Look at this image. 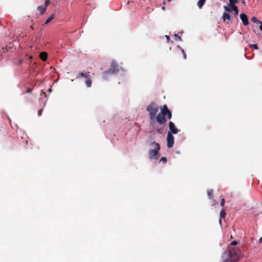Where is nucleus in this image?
I'll return each instance as SVG.
<instances>
[{
    "label": "nucleus",
    "instance_id": "36",
    "mask_svg": "<svg viewBox=\"0 0 262 262\" xmlns=\"http://www.w3.org/2000/svg\"><path fill=\"white\" fill-rule=\"evenodd\" d=\"M241 1H242V3L243 4H245V0H241Z\"/></svg>",
    "mask_w": 262,
    "mask_h": 262
},
{
    "label": "nucleus",
    "instance_id": "20",
    "mask_svg": "<svg viewBox=\"0 0 262 262\" xmlns=\"http://www.w3.org/2000/svg\"><path fill=\"white\" fill-rule=\"evenodd\" d=\"M179 48H180V49L181 50L182 53H183V57H184V59H186V54L184 50L183 49H182L181 47H180V46H179Z\"/></svg>",
    "mask_w": 262,
    "mask_h": 262
},
{
    "label": "nucleus",
    "instance_id": "34",
    "mask_svg": "<svg viewBox=\"0 0 262 262\" xmlns=\"http://www.w3.org/2000/svg\"><path fill=\"white\" fill-rule=\"evenodd\" d=\"M259 243H261L262 242V237L259 238Z\"/></svg>",
    "mask_w": 262,
    "mask_h": 262
},
{
    "label": "nucleus",
    "instance_id": "31",
    "mask_svg": "<svg viewBox=\"0 0 262 262\" xmlns=\"http://www.w3.org/2000/svg\"><path fill=\"white\" fill-rule=\"evenodd\" d=\"M259 24H260L259 26V29L262 31V22H259Z\"/></svg>",
    "mask_w": 262,
    "mask_h": 262
},
{
    "label": "nucleus",
    "instance_id": "17",
    "mask_svg": "<svg viewBox=\"0 0 262 262\" xmlns=\"http://www.w3.org/2000/svg\"><path fill=\"white\" fill-rule=\"evenodd\" d=\"M54 14H52L46 21L45 24H48L54 18Z\"/></svg>",
    "mask_w": 262,
    "mask_h": 262
},
{
    "label": "nucleus",
    "instance_id": "29",
    "mask_svg": "<svg viewBox=\"0 0 262 262\" xmlns=\"http://www.w3.org/2000/svg\"><path fill=\"white\" fill-rule=\"evenodd\" d=\"M225 10H226V11H230H230H231V9H229L228 7H225Z\"/></svg>",
    "mask_w": 262,
    "mask_h": 262
},
{
    "label": "nucleus",
    "instance_id": "10",
    "mask_svg": "<svg viewBox=\"0 0 262 262\" xmlns=\"http://www.w3.org/2000/svg\"><path fill=\"white\" fill-rule=\"evenodd\" d=\"M170 112V110L167 107V106L165 104L163 105V107L161 109V113L164 115L165 117L166 115Z\"/></svg>",
    "mask_w": 262,
    "mask_h": 262
},
{
    "label": "nucleus",
    "instance_id": "9",
    "mask_svg": "<svg viewBox=\"0 0 262 262\" xmlns=\"http://www.w3.org/2000/svg\"><path fill=\"white\" fill-rule=\"evenodd\" d=\"M239 16H240V18L243 22V24L244 25L246 26L249 24L248 17L245 14L242 13L240 14Z\"/></svg>",
    "mask_w": 262,
    "mask_h": 262
},
{
    "label": "nucleus",
    "instance_id": "23",
    "mask_svg": "<svg viewBox=\"0 0 262 262\" xmlns=\"http://www.w3.org/2000/svg\"><path fill=\"white\" fill-rule=\"evenodd\" d=\"M174 37H175V39L176 40H179V41L182 40L181 37L179 36L177 34H174Z\"/></svg>",
    "mask_w": 262,
    "mask_h": 262
},
{
    "label": "nucleus",
    "instance_id": "26",
    "mask_svg": "<svg viewBox=\"0 0 262 262\" xmlns=\"http://www.w3.org/2000/svg\"><path fill=\"white\" fill-rule=\"evenodd\" d=\"M166 116H167V118L168 119H170L172 117V114H171V112L170 111L167 115Z\"/></svg>",
    "mask_w": 262,
    "mask_h": 262
},
{
    "label": "nucleus",
    "instance_id": "35",
    "mask_svg": "<svg viewBox=\"0 0 262 262\" xmlns=\"http://www.w3.org/2000/svg\"><path fill=\"white\" fill-rule=\"evenodd\" d=\"M30 29H31V30H34V28H33V26H32H32H30Z\"/></svg>",
    "mask_w": 262,
    "mask_h": 262
},
{
    "label": "nucleus",
    "instance_id": "6",
    "mask_svg": "<svg viewBox=\"0 0 262 262\" xmlns=\"http://www.w3.org/2000/svg\"><path fill=\"white\" fill-rule=\"evenodd\" d=\"M167 146L168 148H171L174 144V137L170 132L168 133L167 136Z\"/></svg>",
    "mask_w": 262,
    "mask_h": 262
},
{
    "label": "nucleus",
    "instance_id": "24",
    "mask_svg": "<svg viewBox=\"0 0 262 262\" xmlns=\"http://www.w3.org/2000/svg\"><path fill=\"white\" fill-rule=\"evenodd\" d=\"M249 46L250 48H253L256 50L258 49V46L256 44H251Z\"/></svg>",
    "mask_w": 262,
    "mask_h": 262
},
{
    "label": "nucleus",
    "instance_id": "13",
    "mask_svg": "<svg viewBox=\"0 0 262 262\" xmlns=\"http://www.w3.org/2000/svg\"><path fill=\"white\" fill-rule=\"evenodd\" d=\"M226 213L224 209L221 210L220 212V219L219 220V222L220 224L222 223V219H224L226 217Z\"/></svg>",
    "mask_w": 262,
    "mask_h": 262
},
{
    "label": "nucleus",
    "instance_id": "3",
    "mask_svg": "<svg viewBox=\"0 0 262 262\" xmlns=\"http://www.w3.org/2000/svg\"><path fill=\"white\" fill-rule=\"evenodd\" d=\"M146 111L149 113L150 120L152 121L155 119L159 107L156 103L152 102L147 106Z\"/></svg>",
    "mask_w": 262,
    "mask_h": 262
},
{
    "label": "nucleus",
    "instance_id": "30",
    "mask_svg": "<svg viewBox=\"0 0 262 262\" xmlns=\"http://www.w3.org/2000/svg\"><path fill=\"white\" fill-rule=\"evenodd\" d=\"M31 92H32V89H30V88L27 89V93H30Z\"/></svg>",
    "mask_w": 262,
    "mask_h": 262
},
{
    "label": "nucleus",
    "instance_id": "18",
    "mask_svg": "<svg viewBox=\"0 0 262 262\" xmlns=\"http://www.w3.org/2000/svg\"><path fill=\"white\" fill-rule=\"evenodd\" d=\"M207 194L210 199H212L213 196V190H208L207 191Z\"/></svg>",
    "mask_w": 262,
    "mask_h": 262
},
{
    "label": "nucleus",
    "instance_id": "37",
    "mask_svg": "<svg viewBox=\"0 0 262 262\" xmlns=\"http://www.w3.org/2000/svg\"><path fill=\"white\" fill-rule=\"evenodd\" d=\"M162 9L163 10H164L165 8V7H163L162 8Z\"/></svg>",
    "mask_w": 262,
    "mask_h": 262
},
{
    "label": "nucleus",
    "instance_id": "38",
    "mask_svg": "<svg viewBox=\"0 0 262 262\" xmlns=\"http://www.w3.org/2000/svg\"><path fill=\"white\" fill-rule=\"evenodd\" d=\"M171 0H168V2H170Z\"/></svg>",
    "mask_w": 262,
    "mask_h": 262
},
{
    "label": "nucleus",
    "instance_id": "7",
    "mask_svg": "<svg viewBox=\"0 0 262 262\" xmlns=\"http://www.w3.org/2000/svg\"><path fill=\"white\" fill-rule=\"evenodd\" d=\"M155 118L156 119L157 121L160 124H164L167 121L165 116L161 113H159L156 116Z\"/></svg>",
    "mask_w": 262,
    "mask_h": 262
},
{
    "label": "nucleus",
    "instance_id": "8",
    "mask_svg": "<svg viewBox=\"0 0 262 262\" xmlns=\"http://www.w3.org/2000/svg\"><path fill=\"white\" fill-rule=\"evenodd\" d=\"M169 128L170 132L174 134H176L178 133L179 129H178L174 124L172 122H169Z\"/></svg>",
    "mask_w": 262,
    "mask_h": 262
},
{
    "label": "nucleus",
    "instance_id": "16",
    "mask_svg": "<svg viewBox=\"0 0 262 262\" xmlns=\"http://www.w3.org/2000/svg\"><path fill=\"white\" fill-rule=\"evenodd\" d=\"M231 9H232V10L234 11V12L235 13V15H237L238 13L237 7L235 5H234V6H231Z\"/></svg>",
    "mask_w": 262,
    "mask_h": 262
},
{
    "label": "nucleus",
    "instance_id": "27",
    "mask_svg": "<svg viewBox=\"0 0 262 262\" xmlns=\"http://www.w3.org/2000/svg\"><path fill=\"white\" fill-rule=\"evenodd\" d=\"M225 199L223 198L221 200V205L223 207L225 205Z\"/></svg>",
    "mask_w": 262,
    "mask_h": 262
},
{
    "label": "nucleus",
    "instance_id": "1",
    "mask_svg": "<svg viewBox=\"0 0 262 262\" xmlns=\"http://www.w3.org/2000/svg\"><path fill=\"white\" fill-rule=\"evenodd\" d=\"M237 244L236 241H233L230 244L222 254V262H237L242 258L241 250L235 247Z\"/></svg>",
    "mask_w": 262,
    "mask_h": 262
},
{
    "label": "nucleus",
    "instance_id": "19",
    "mask_svg": "<svg viewBox=\"0 0 262 262\" xmlns=\"http://www.w3.org/2000/svg\"><path fill=\"white\" fill-rule=\"evenodd\" d=\"M230 6L235 5V4L238 3V0H229Z\"/></svg>",
    "mask_w": 262,
    "mask_h": 262
},
{
    "label": "nucleus",
    "instance_id": "14",
    "mask_svg": "<svg viewBox=\"0 0 262 262\" xmlns=\"http://www.w3.org/2000/svg\"><path fill=\"white\" fill-rule=\"evenodd\" d=\"M224 21H226V20H228L229 21H231V18L229 14L227 13H224L222 17Z\"/></svg>",
    "mask_w": 262,
    "mask_h": 262
},
{
    "label": "nucleus",
    "instance_id": "25",
    "mask_svg": "<svg viewBox=\"0 0 262 262\" xmlns=\"http://www.w3.org/2000/svg\"><path fill=\"white\" fill-rule=\"evenodd\" d=\"M50 0H45L44 7H46V8H47V7L50 4Z\"/></svg>",
    "mask_w": 262,
    "mask_h": 262
},
{
    "label": "nucleus",
    "instance_id": "33",
    "mask_svg": "<svg viewBox=\"0 0 262 262\" xmlns=\"http://www.w3.org/2000/svg\"><path fill=\"white\" fill-rule=\"evenodd\" d=\"M157 132H158L159 134H161V133H162V132L161 131V130H160V129H158Z\"/></svg>",
    "mask_w": 262,
    "mask_h": 262
},
{
    "label": "nucleus",
    "instance_id": "2",
    "mask_svg": "<svg viewBox=\"0 0 262 262\" xmlns=\"http://www.w3.org/2000/svg\"><path fill=\"white\" fill-rule=\"evenodd\" d=\"M150 146L153 148L148 151V154L150 159H157L159 158V152L160 149V145L159 143L153 141L150 143Z\"/></svg>",
    "mask_w": 262,
    "mask_h": 262
},
{
    "label": "nucleus",
    "instance_id": "12",
    "mask_svg": "<svg viewBox=\"0 0 262 262\" xmlns=\"http://www.w3.org/2000/svg\"><path fill=\"white\" fill-rule=\"evenodd\" d=\"M37 10L39 11L41 15L43 14L46 11V7L42 6H39L37 7Z\"/></svg>",
    "mask_w": 262,
    "mask_h": 262
},
{
    "label": "nucleus",
    "instance_id": "5",
    "mask_svg": "<svg viewBox=\"0 0 262 262\" xmlns=\"http://www.w3.org/2000/svg\"><path fill=\"white\" fill-rule=\"evenodd\" d=\"M81 77H84L85 78V83L88 87H91L92 85V80L90 77V72H79L76 75V78L79 79Z\"/></svg>",
    "mask_w": 262,
    "mask_h": 262
},
{
    "label": "nucleus",
    "instance_id": "11",
    "mask_svg": "<svg viewBox=\"0 0 262 262\" xmlns=\"http://www.w3.org/2000/svg\"><path fill=\"white\" fill-rule=\"evenodd\" d=\"M39 57L42 61H45L47 59L48 54L46 52H42L40 53Z\"/></svg>",
    "mask_w": 262,
    "mask_h": 262
},
{
    "label": "nucleus",
    "instance_id": "28",
    "mask_svg": "<svg viewBox=\"0 0 262 262\" xmlns=\"http://www.w3.org/2000/svg\"><path fill=\"white\" fill-rule=\"evenodd\" d=\"M42 112V109L39 110L38 112V115L40 116Z\"/></svg>",
    "mask_w": 262,
    "mask_h": 262
},
{
    "label": "nucleus",
    "instance_id": "15",
    "mask_svg": "<svg viewBox=\"0 0 262 262\" xmlns=\"http://www.w3.org/2000/svg\"><path fill=\"white\" fill-rule=\"evenodd\" d=\"M206 0H199L198 2V6L199 8H202L205 3Z\"/></svg>",
    "mask_w": 262,
    "mask_h": 262
},
{
    "label": "nucleus",
    "instance_id": "4",
    "mask_svg": "<svg viewBox=\"0 0 262 262\" xmlns=\"http://www.w3.org/2000/svg\"><path fill=\"white\" fill-rule=\"evenodd\" d=\"M119 71V67L117 62L113 60L112 61L111 67L110 69L107 71H105L103 73V78L104 79H106L107 78V76L110 74H116Z\"/></svg>",
    "mask_w": 262,
    "mask_h": 262
},
{
    "label": "nucleus",
    "instance_id": "22",
    "mask_svg": "<svg viewBox=\"0 0 262 262\" xmlns=\"http://www.w3.org/2000/svg\"><path fill=\"white\" fill-rule=\"evenodd\" d=\"M160 162H162L163 163H166V162H167V159L166 157H162L160 160Z\"/></svg>",
    "mask_w": 262,
    "mask_h": 262
},
{
    "label": "nucleus",
    "instance_id": "32",
    "mask_svg": "<svg viewBox=\"0 0 262 262\" xmlns=\"http://www.w3.org/2000/svg\"><path fill=\"white\" fill-rule=\"evenodd\" d=\"M166 38L168 41L170 40V37L169 36L166 35Z\"/></svg>",
    "mask_w": 262,
    "mask_h": 262
},
{
    "label": "nucleus",
    "instance_id": "21",
    "mask_svg": "<svg viewBox=\"0 0 262 262\" xmlns=\"http://www.w3.org/2000/svg\"><path fill=\"white\" fill-rule=\"evenodd\" d=\"M251 21L253 23H259V21L258 20L257 18L255 17V16H253L251 18Z\"/></svg>",
    "mask_w": 262,
    "mask_h": 262
}]
</instances>
